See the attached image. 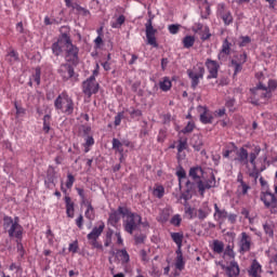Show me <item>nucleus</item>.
<instances>
[{
    "instance_id": "obj_1",
    "label": "nucleus",
    "mask_w": 277,
    "mask_h": 277,
    "mask_svg": "<svg viewBox=\"0 0 277 277\" xmlns=\"http://www.w3.org/2000/svg\"><path fill=\"white\" fill-rule=\"evenodd\" d=\"M119 211L123 217V229L126 233H129V235H133L135 230H138L140 224H142V215L122 206H119Z\"/></svg>"
},
{
    "instance_id": "obj_2",
    "label": "nucleus",
    "mask_w": 277,
    "mask_h": 277,
    "mask_svg": "<svg viewBox=\"0 0 277 277\" xmlns=\"http://www.w3.org/2000/svg\"><path fill=\"white\" fill-rule=\"evenodd\" d=\"M21 219L15 216L4 215L3 216V229L6 230L9 237H15L16 239H21L23 237V226L21 225Z\"/></svg>"
},
{
    "instance_id": "obj_3",
    "label": "nucleus",
    "mask_w": 277,
    "mask_h": 277,
    "mask_svg": "<svg viewBox=\"0 0 277 277\" xmlns=\"http://www.w3.org/2000/svg\"><path fill=\"white\" fill-rule=\"evenodd\" d=\"M54 107L66 116H72V113L75 111V102H72V98L68 96L67 93L63 92L54 101Z\"/></svg>"
},
{
    "instance_id": "obj_4",
    "label": "nucleus",
    "mask_w": 277,
    "mask_h": 277,
    "mask_svg": "<svg viewBox=\"0 0 277 277\" xmlns=\"http://www.w3.org/2000/svg\"><path fill=\"white\" fill-rule=\"evenodd\" d=\"M203 174L205 170H202V167H193L189 169L188 176L193 182L189 180L186 182L187 192H194L196 185L199 187L200 183H202Z\"/></svg>"
},
{
    "instance_id": "obj_5",
    "label": "nucleus",
    "mask_w": 277,
    "mask_h": 277,
    "mask_svg": "<svg viewBox=\"0 0 277 277\" xmlns=\"http://www.w3.org/2000/svg\"><path fill=\"white\" fill-rule=\"evenodd\" d=\"M187 75L190 79L193 90H196L200 83V79L205 78V66H202V64H197L193 69H187Z\"/></svg>"
},
{
    "instance_id": "obj_6",
    "label": "nucleus",
    "mask_w": 277,
    "mask_h": 277,
    "mask_svg": "<svg viewBox=\"0 0 277 277\" xmlns=\"http://www.w3.org/2000/svg\"><path fill=\"white\" fill-rule=\"evenodd\" d=\"M153 18L155 16H151L150 18L147 19L145 24V36L147 40V44L150 47H154V49L159 48V43H157V29L153 26Z\"/></svg>"
},
{
    "instance_id": "obj_7",
    "label": "nucleus",
    "mask_w": 277,
    "mask_h": 277,
    "mask_svg": "<svg viewBox=\"0 0 277 277\" xmlns=\"http://www.w3.org/2000/svg\"><path fill=\"white\" fill-rule=\"evenodd\" d=\"M65 60L69 64H79V48L72 44L70 37L67 39V45L65 48Z\"/></svg>"
},
{
    "instance_id": "obj_8",
    "label": "nucleus",
    "mask_w": 277,
    "mask_h": 277,
    "mask_svg": "<svg viewBox=\"0 0 277 277\" xmlns=\"http://www.w3.org/2000/svg\"><path fill=\"white\" fill-rule=\"evenodd\" d=\"M69 37L70 36H68V34L64 32L61 35V37L57 39V41L52 44L53 55H55L56 57H60V55H62V53H65V49L68 44Z\"/></svg>"
},
{
    "instance_id": "obj_9",
    "label": "nucleus",
    "mask_w": 277,
    "mask_h": 277,
    "mask_svg": "<svg viewBox=\"0 0 277 277\" xmlns=\"http://www.w3.org/2000/svg\"><path fill=\"white\" fill-rule=\"evenodd\" d=\"M250 91L253 94V101H251L252 105H259L260 98H269V92L267 91V87L263 85V83H259Z\"/></svg>"
},
{
    "instance_id": "obj_10",
    "label": "nucleus",
    "mask_w": 277,
    "mask_h": 277,
    "mask_svg": "<svg viewBox=\"0 0 277 277\" xmlns=\"http://www.w3.org/2000/svg\"><path fill=\"white\" fill-rule=\"evenodd\" d=\"M261 200L266 209L271 210V213H277V198L275 194H272L269 192L262 193Z\"/></svg>"
},
{
    "instance_id": "obj_11",
    "label": "nucleus",
    "mask_w": 277,
    "mask_h": 277,
    "mask_svg": "<svg viewBox=\"0 0 277 277\" xmlns=\"http://www.w3.org/2000/svg\"><path fill=\"white\" fill-rule=\"evenodd\" d=\"M82 92L89 97L98 92V83L96 82V78H94V76H91L89 79L83 81Z\"/></svg>"
},
{
    "instance_id": "obj_12",
    "label": "nucleus",
    "mask_w": 277,
    "mask_h": 277,
    "mask_svg": "<svg viewBox=\"0 0 277 277\" xmlns=\"http://www.w3.org/2000/svg\"><path fill=\"white\" fill-rule=\"evenodd\" d=\"M57 72L60 77H62L63 81H68V79H72V77H75V68L68 63L62 64Z\"/></svg>"
},
{
    "instance_id": "obj_13",
    "label": "nucleus",
    "mask_w": 277,
    "mask_h": 277,
    "mask_svg": "<svg viewBox=\"0 0 277 277\" xmlns=\"http://www.w3.org/2000/svg\"><path fill=\"white\" fill-rule=\"evenodd\" d=\"M206 68H208L209 71L207 79H217V72L220 70V64H217V61L208 58L206 61Z\"/></svg>"
},
{
    "instance_id": "obj_14",
    "label": "nucleus",
    "mask_w": 277,
    "mask_h": 277,
    "mask_svg": "<svg viewBox=\"0 0 277 277\" xmlns=\"http://www.w3.org/2000/svg\"><path fill=\"white\" fill-rule=\"evenodd\" d=\"M251 246H252V238L246 232H242L241 239L239 241L240 253L246 254V252H250Z\"/></svg>"
},
{
    "instance_id": "obj_15",
    "label": "nucleus",
    "mask_w": 277,
    "mask_h": 277,
    "mask_svg": "<svg viewBox=\"0 0 277 277\" xmlns=\"http://www.w3.org/2000/svg\"><path fill=\"white\" fill-rule=\"evenodd\" d=\"M215 175H212L211 179L207 180L206 182H199L198 192L200 194L201 198H205V192L207 189H212V187H215Z\"/></svg>"
},
{
    "instance_id": "obj_16",
    "label": "nucleus",
    "mask_w": 277,
    "mask_h": 277,
    "mask_svg": "<svg viewBox=\"0 0 277 277\" xmlns=\"http://www.w3.org/2000/svg\"><path fill=\"white\" fill-rule=\"evenodd\" d=\"M103 230H105V223L101 222L98 227H94L90 234H88L87 238L89 241H93L95 243L96 239L103 235Z\"/></svg>"
},
{
    "instance_id": "obj_17",
    "label": "nucleus",
    "mask_w": 277,
    "mask_h": 277,
    "mask_svg": "<svg viewBox=\"0 0 277 277\" xmlns=\"http://www.w3.org/2000/svg\"><path fill=\"white\" fill-rule=\"evenodd\" d=\"M233 47V43L228 41V39H225L222 44V49L217 55L219 60H226V56L230 55V48Z\"/></svg>"
},
{
    "instance_id": "obj_18",
    "label": "nucleus",
    "mask_w": 277,
    "mask_h": 277,
    "mask_svg": "<svg viewBox=\"0 0 277 277\" xmlns=\"http://www.w3.org/2000/svg\"><path fill=\"white\" fill-rule=\"evenodd\" d=\"M120 215H122V212H120V207L116 211L109 214L108 222L110 226H117L118 222H120Z\"/></svg>"
},
{
    "instance_id": "obj_19",
    "label": "nucleus",
    "mask_w": 277,
    "mask_h": 277,
    "mask_svg": "<svg viewBox=\"0 0 277 277\" xmlns=\"http://www.w3.org/2000/svg\"><path fill=\"white\" fill-rule=\"evenodd\" d=\"M67 217H75V202L69 196L65 197Z\"/></svg>"
},
{
    "instance_id": "obj_20",
    "label": "nucleus",
    "mask_w": 277,
    "mask_h": 277,
    "mask_svg": "<svg viewBox=\"0 0 277 277\" xmlns=\"http://www.w3.org/2000/svg\"><path fill=\"white\" fill-rule=\"evenodd\" d=\"M238 161L239 163H242L243 166H246L248 168L249 166V160H248V157H249V154H248V149L241 147L238 151Z\"/></svg>"
},
{
    "instance_id": "obj_21",
    "label": "nucleus",
    "mask_w": 277,
    "mask_h": 277,
    "mask_svg": "<svg viewBox=\"0 0 277 277\" xmlns=\"http://www.w3.org/2000/svg\"><path fill=\"white\" fill-rule=\"evenodd\" d=\"M170 235H171L172 241H174V243L181 250V248H183V239H185L183 232L171 233Z\"/></svg>"
},
{
    "instance_id": "obj_22",
    "label": "nucleus",
    "mask_w": 277,
    "mask_h": 277,
    "mask_svg": "<svg viewBox=\"0 0 277 277\" xmlns=\"http://www.w3.org/2000/svg\"><path fill=\"white\" fill-rule=\"evenodd\" d=\"M203 113L200 115V122L202 124H213V115L207 108H202Z\"/></svg>"
},
{
    "instance_id": "obj_23",
    "label": "nucleus",
    "mask_w": 277,
    "mask_h": 277,
    "mask_svg": "<svg viewBox=\"0 0 277 277\" xmlns=\"http://www.w3.org/2000/svg\"><path fill=\"white\" fill-rule=\"evenodd\" d=\"M190 144L193 148L197 150V153L202 150V146H205V143L202 142V137L200 135H194Z\"/></svg>"
},
{
    "instance_id": "obj_24",
    "label": "nucleus",
    "mask_w": 277,
    "mask_h": 277,
    "mask_svg": "<svg viewBox=\"0 0 277 277\" xmlns=\"http://www.w3.org/2000/svg\"><path fill=\"white\" fill-rule=\"evenodd\" d=\"M214 217L217 222L220 220H226L228 217V212L226 210H221L220 207H217V203H214Z\"/></svg>"
},
{
    "instance_id": "obj_25",
    "label": "nucleus",
    "mask_w": 277,
    "mask_h": 277,
    "mask_svg": "<svg viewBox=\"0 0 277 277\" xmlns=\"http://www.w3.org/2000/svg\"><path fill=\"white\" fill-rule=\"evenodd\" d=\"M261 272H263L261 264L259 263V261L253 260L252 264H251V268L249 271V274L252 277H258L259 274H261Z\"/></svg>"
},
{
    "instance_id": "obj_26",
    "label": "nucleus",
    "mask_w": 277,
    "mask_h": 277,
    "mask_svg": "<svg viewBox=\"0 0 277 277\" xmlns=\"http://www.w3.org/2000/svg\"><path fill=\"white\" fill-rule=\"evenodd\" d=\"M220 14L225 25H230V23H233V15L229 13V11L224 10V5H222V11H220Z\"/></svg>"
},
{
    "instance_id": "obj_27",
    "label": "nucleus",
    "mask_w": 277,
    "mask_h": 277,
    "mask_svg": "<svg viewBox=\"0 0 277 277\" xmlns=\"http://www.w3.org/2000/svg\"><path fill=\"white\" fill-rule=\"evenodd\" d=\"M209 213H211V209L209 208V206L206 203L203 205L202 208H200L197 211V216L199 220H207V217L209 216Z\"/></svg>"
},
{
    "instance_id": "obj_28",
    "label": "nucleus",
    "mask_w": 277,
    "mask_h": 277,
    "mask_svg": "<svg viewBox=\"0 0 277 277\" xmlns=\"http://www.w3.org/2000/svg\"><path fill=\"white\" fill-rule=\"evenodd\" d=\"M276 226L274 225V223L272 221H268L263 225L265 235H267L271 239L274 238V228Z\"/></svg>"
},
{
    "instance_id": "obj_29",
    "label": "nucleus",
    "mask_w": 277,
    "mask_h": 277,
    "mask_svg": "<svg viewBox=\"0 0 277 277\" xmlns=\"http://www.w3.org/2000/svg\"><path fill=\"white\" fill-rule=\"evenodd\" d=\"M159 88L162 92H169V90L172 89V81H170V78L164 77L162 81L159 82Z\"/></svg>"
},
{
    "instance_id": "obj_30",
    "label": "nucleus",
    "mask_w": 277,
    "mask_h": 277,
    "mask_svg": "<svg viewBox=\"0 0 277 277\" xmlns=\"http://www.w3.org/2000/svg\"><path fill=\"white\" fill-rule=\"evenodd\" d=\"M261 155V147H254L253 151L249 154V163L256 166V157Z\"/></svg>"
},
{
    "instance_id": "obj_31",
    "label": "nucleus",
    "mask_w": 277,
    "mask_h": 277,
    "mask_svg": "<svg viewBox=\"0 0 277 277\" xmlns=\"http://www.w3.org/2000/svg\"><path fill=\"white\" fill-rule=\"evenodd\" d=\"M212 250L215 254H222L224 252V243L221 240H213Z\"/></svg>"
},
{
    "instance_id": "obj_32",
    "label": "nucleus",
    "mask_w": 277,
    "mask_h": 277,
    "mask_svg": "<svg viewBox=\"0 0 277 277\" xmlns=\"http://www.w3.org/2000/svg\"><path fill=\"white\" fill-rule=\"evenodd\" d=\"M196 43V38L194 36H186L183 39V47L184 49H192Z\"/></svg>"
},
{
    "instance_id": "obj_33",
    "label": "nucleus",
    "mask_w": 277,
    "mask_h": 277,
    "mask_svg": "<svg viewBox=\"0 0 277 277\" xmlns=\"http://www.w3.org/2000/svg\"><path fill=\"white\" fill-rule=\"evenodd\" d=\"M198 36H200V40L202 42H206V40L211 39V30L209 29L208 26H205V28L202 29V31L198 34Z\"/></svg>"
},
{
    "instance_id": "obj_34",
    "label": "nucleus",
    "mask_w": 277,
    "mask_h": 277,
    "mask_svg": "<svg viewBox=\"0 0 277 277\" xmlns=\"http://www.w3.org/2000/svg\"><path fill=\"white\" fill-rule=\"evenodd\" d=\"M117 255L120 258L121 263H129V261H131L129 252H127V249L118 250Z\"/></svg>"
},
{
    "instance_id": "obj_35",
    "label": "nucleus",
    "mask_w": 277,
    "mask_h": 277,
    "mask_svg": "<svg viewBox=\"0 0 277 277\" xmlns=\"http://www.w3.org/2000/svg\"><path fill=\"white\" fill-rule=\"evenodd\" d=\"M113 149L117 150L118 154L123 155L124 148H122V143L118 138H113Z\"/></svg>"
},
{
    "instance_id": "obj_36",
    "label": "nucleus",
    "mask_w": 277,
    "mask_h": 277,
    "mask_svg": "<svg viewBox=\"0 0 277 277\" xmlns=\"http://www.w3.org/2000/svg\"><path fill=\"white\" fill-rule=\"evenodd\" d=\"M6 62H10L11 64H15V62H18V53L14 50H11L6 54Z\"/></svg>"
},
{
    "instance_id": "obj_37",
    "label": "nucleus",
    "mask_w": 277,
    "mask_h": 277,
    "mask_svg": "<svg viewBox=\"0 0 277 277\" xmlns=\"http://www.w3.org/2000/svg\"><path fill=\"white\" fill-rule=\"evenodd\" d=\"M185 214L188 215L189 220H194L198 215L196 209L192 208L189 205H185Z\"/></svg>"
},
{
    "instance_id": "obj_38",
    "label": "nucleus",
    "mask_w": 277,
    "mask_h": 277,
    "mask_svg": "<svg viewBox=\"0 0 277 277\" xmlns=\"http://www.w3.org/2000/svg\"><path fill=\"white\" fill-rule=\"evenodd\" d=\"M43 131L44 133H49V131H51V115H45L43 117Z\"/></svg>"
},
{
    "instance_id": "obj_39",
    "label": "nucleus",
    "mask_w": 277,
    "mask_h": 277,
    "mask_svg": "<svg viewBox=\"0 0 277 277\" xmlns=\"http://www.w3.org/2000/svg\"><path fill=\"white\" fill-rule=\"evenodd\" d=\"M227 272L233 274V276H239V264H237V262H232L230 266L227 267Z\"/></svg>"
},
{
    "instance_id": "obj_40",
    "label": "nucleus",
    "mask_w": 277,
    "mask_h": 277,
    "mask_svg": "<svg viewBox=\"0 0 277 277\" xmlns=\"http://www.w3.org/2000/svg\"><path fill=\"white\" fill-rule=\"evenodd\" d=\"M230 64L234 67V75H237L238 72H241V70H243V66L241 63L232 60Z\"/></svg>"
},
{
    "instance_id": "obj_41",
    "label": "nucleus",
    "mask_w": 277,
    "mask_h": 277,
    "mask_svg": "<svg viewBox=\"0 0 277 277\" xmlns=\"http://www.w3.org/2000/svg\"><path fill=\"white\" fill-rule=\"evenodd\" d=\"M74 10L78 12L81 16H89L90 11H88L85 8H82L81 5L75 3Z\"/></svg>"
},
{
    "instance_id": "obj_42",
    "label": "nucleus",
    "mask_w": 277,
    "mask_h": 277,
    "mask_svg": "<svg viewBox=\"0 0 277 277\" xmlns=\"http://www.w3.org/2000/svg\"><path fill=\"white\" fill-rule=\"evenodd\" d=\"M182 150H187V138H180L177 145V153L181 155Z\"/></svg>"
},
{
    "instance_id": "obj_43",
    "label": "nucleus",
    "mask_w": 277,
    "mask_h": 277,
    "mask_svg": "<svg viewBox=\"0 0 277 277\" xmlns=\"http://www.w3.org/2000/svg\"><path fill=\"white\" fill-rule=\"evenodd\" d=\"M251 187L248 185V183L246 182H242L238 185V192H241V196H246L248 195V190L250 189Z\"/></svg>"
},
{
    "instance_id": "obj_44",
    "label": "nucleus",
    "mask_w": 277,
    "mask_h": 277,
    "mask_svg": "<svg viewBox=\"0 0 277 277\" xmlns=\"http://www.w3.org/2000/svg\"><path fill=\"white\" fill-rule=\"evenodd\" d=\"M252 171H249V176L251 179H254V183H256V181L259 180V176H261V172H259V169L256 168V166H252Z\"/></svg>"
},
{
    "instance_id": "obj_45",
    "label": "nucleus",
    "mask_w": 277,
    "mask_h": 277,
    "mask_svg": "<svg viewBox=\"0 0 277 277\" xmlns=\"http://www.w3.org/2000/svg\"><path fill=\"white\" fill-rule=\"evenodd\" d=\"M175 267L176 269H183V267H185V262L183 261V252H180V254L177 255Z\"/></svg>"
},
{
    "instance_id": "obj_46",
    "label": "nucleus",
    "mask_w": 277,
    "mask_h": 277,
    "mask_svg": "<svg viewBox=\"0 0 277 277\" xmlns=\"http://www.w3.org/2000/svg\"><path fill=\"white\" fill-rule=\"evenodd\" d=\"M124 21H126L124 15H120V16L117 18L116 23H113V24H111V27H113L114 29H118L120 26L124 25Z\"/></svg>"
},
{
    "instance_id": "obj_47",
    "label": "nucleus",
    "mask_w": 277,
    "mask_h": 277,
    "mask_svg": "<svg viewBox=\"0 0 277 277\" xmlns=\"http://www.w3.org/2000/svg\"><path fill=\"white\" fill-rule=\"evenodd\" d=\"M41 75H42V71L40 70V67H37L35 69V74L32 75V79H34V81L37 82V85H40V77H41Z\"/></svg>"
},
{
    "instance_id": "obj_48",
    "label": "nucleus",
    "mask_w": 277,
    "mask_h": 277,
    "mask_svg": "<svg viewBox=\"0 0 277 277\" xmlns=\"http://www.w3.org/2000/svg\"><path fill=\"white\" fill-rule=\"evenodd\" d=\"M181 222H183V219H181V216L179 214L173 215L171 221H170V223L173 226H181Z\"/></svg>"
},
{
    "instance_id": "obj_49",
    "label": "nucleus",
    "mask_w": 277,
    "mask_h": 277,
    "mask_svg": "<svg viewBox=\"0 0 277 277\" xmlns=\"http://www.w3.org/2000/svg\"><path fill=\"white\" fill-rule=\"evenodd\" d=\"M164 192L163 186H158L156 189H154V196H156V198H163Z\"/></svg>"
},
{
    "instance_id": "obj_50",
    "label": "nucleus",
    "mask_w": 277,
    "mask_h": 277,
    "mask_svg": "<svg viewBox=\"0 0 277 277\" xmlns=\"http://www.w3.org/2000/svg\"><path fill=\"white\" fill-rule=\"evenodd\" d=\"M69 252H72V254H77V251L79 250V241L75 240L69 245L68 248Z\"/></svg>"
},
{
    "instance_id": "obj_51",
    "label": "nucleus",
    "mask_w": 277,
    "mask_h": 277,
    "mask_svg": "<svg viewBox=\"0 0 277 277\" xmlns=\"http://www.w3.org/2000/svg\"><path fill=\"white\" fill-rule=\"evenodd\" d=\"M168 136V132L163 129H161L159 131L158 137H157V142L163 143L166 142V137Z\"/></svg>"
},
{
    "instance_id": "obj_52",
    "label": "nucleus",
    "mask_w": 277,
    "mask_h": 277,
    "mask_svg": "<svg viewBox=\"0 0 277 277\" xmlns=\"http://www.w3.org/2000/svg\"><path fill=\"white\" fill-rule=\"evenodd\" d=\"M72 185H75V175L69 173L67 175V182H66L67 189H70Z\"/></svg>"
},
{
    "instance_id": "obj_53",
    "label": "nucleus",
    "mask_w": 277,
    "mask_h": 277,
    "mask_svg": "<svg viewBox=\"0 0 277 277\" xmlns=\"http://www.w3.org/2000/svg\"><path fill=\"white\" fill-rule=\"evenodd\" d=\"M134 240L136 245L144 243V241H146V235L144 234L135 235Z\"/></svg>"
},
{
    "instance_id": "obj_54",
    "label": "nucleus",
    "mask_w": 277,
    "mask_h": 277,
    "mask_svg": "<svg viewBox=\"0 0 277 277\" xmlns=\"http://www.w3.org/2000/svg\"><path fill=\"white\" fill-rule=\"evenodd\" d=\"M224 254H225L226 256H232V258H234V256H235V251H233V246L227 245L226 248H225Z\"/></svg>"
},
{
    "instance_id": "obj_55",
    "label": "nucleus",
    "mask_w": 277,
    "mask_h": 277,
    "mask_svg": "<svg viewBox=\"0 0 277 277\" xmlns=\"http://www.w3.org/2000/svg\"><path fill=\"white\" fill-rule=\"evenodd\" d=\"M195 124L192 122H188L187 126L182 130V133H192V131H194L195 129Z\"/></svg>"
},
{
    "instance_id": "obj_56",
    "label": "nucleus",
    "mask_w": 277,
    "mask_h": 277,
    "mask_svg": "<svg viewBox=\"0 0 277 277\" xmlns=\"http://www.w3.org/2000/svg\"><path fill=\"white\" fill-rule=\"evenodd\" d=\"M122 118H124V113H118V115L115 117V127H120Z\"/></svg>"
},
{
    "instance_id": "obj_57",
    "label": "nucleus",
    "mask_w": 277,
    "mask_h": 277,
    "mask_svg": "<svg viewBox=\"0 0 277 277\" xmlns=\"http://www.w3.org/2000/svg\"><path fill=\"white\" fill-rule=\"evenodd\" d=\"M131 118H140L142 116V110L140 109H132L129 111Z\"/></svg>"
},
{
    "instance_id": "obj_58",
    "label": "nucleus",
    "mask_w": 277,
    "mask_h": 277,
    "mask_svg": "<svg viewBox=\"0 0 277 277\" xmlns=\"http://www.w3.org/2000/svg\"><path fill=\"white\" fill-rule=\"evenodd\" d=\"M80 131H82L83 135H90L92 131V127L90 126H81Z\"/></svg>"
},
{
    "instance_id": "obj_59",
    "label": "nucleus",
    "mask_w": 277,
    "mask_h": 277,
    "mask_svg": "<svg viewBox=\"0 0 277 277\" xmlns=\"http://www.w3.org/2000/svg\"><path fill=\"white\" fill-rule=\"evenodd\" d=\"M76 226H78V228H80V230L83 228V214H80L76 219Z\"/></svg>"
},
{
    "instance_id": "obj_60",
    "label": "nucleus",
    "mask_w": 277,
    "mask_h": 277,
    "mask_svg": "<svg viewBox=\"0 0 277 277\" xmlns=\"http://www.w3.org/2000/svg\"><path fill=\"white\" fill-rule=\"evenodd\" d=\"M177 179H187V172H185V169L181 168L179 171H176Z\"/></svg>"
},
{
    "instance_id": "obj_61",
    "label": "nucleus",
    "mask_w": 277,
    "mask_h": 277,
    "mask_svg": "<svg viewBox=\"0 0 277 277\" xmlns=\"http://www.w3.org/2000/svg\"><path fill=\"white\" fill-rule=\"evenodd\" d=\"M180 26L176 24L169 25V31L170 34H179Z\"/></svg>"
},
{
    "instance_id": "obj_62",
    "label": "nucleus",
    "mask_w": 277,
    "mask_h": 277,
    "mask_svg": "<svg viewBox=\"0 0 277 277\" xmlns=\"http://www.w3.org/2000/svg\"><path fill=\"white\" fill-rule=\"evenodd\" d=\"M140 256L144 263H148V254L146 253V250L142 249L140 252Z\"/></svg>"
},
{
    "instance_id": "obj_63",
    "label": "nucleus",
    "mask_w": 277,
    "mask_h": 277,
    "mask_svg": "<svg viewBox=\"0 0 277 277\" xmlns=\"http://www.w3.org/2000/svg\"><path fill=\"white\" fill-rule=\"evenodd\" d=\"M241 42H240V47H246V44H250L251 39L250 37L246 36V37H241Z\"/></svg>"
},
{
    "instance_id": "obj_64",
    "label": "nucleus",
    "mask_w": 277,
    "mask_h": 277,
    "mask_svg": "<svg viewBox=\"0 0 277 277\" xmlns=\"http://www.w3.org/2000/svg\"><path fill=\"white\" fill-rule=\"evenodd\" d=\"M202 29H205V26L202 24H196L194 31L195 34H199L200 31H202Z\"/></svg>"
}]
</instances>
